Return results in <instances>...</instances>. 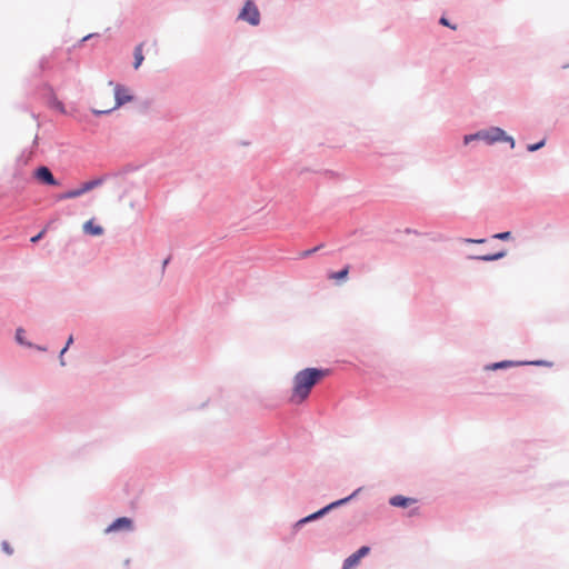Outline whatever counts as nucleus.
Masks as SVG:
<instances>
[{
    "label": "nucleus",
    "mask_w": 569,
    "mask_h": 569,
    "mask_svg": "<svg viewBox=\"0 0 569 569\" xmlns=\"http://www.w3.org/2000/svg\"><path fill=\"white\" fill-rule=\"evenodd\" d=\"M328 375V370L307 368L297 372L292 379V403L303 402L310 395L311 389Z\"/></svg>",
    "instance_id": "f257e3e1"
},
{
    "label": "nucleus",
    "mask_w": 569,
    "mask_h": 569,
    "mask_svg": "<svg viewBox=\"0 0 569 569\" xmlns=\"http://www.w3.org/2000/svg\"><path fill=\"white\" fill-rule=\"evenodd\" d=\"M113 92H114V103L108 108L92 109V112L94 114L109 113V112L118 109L122 104L130 102L132 100V96L129 93V90L121 84H114Z\"/></svg>",
    "instance_id": "f03ea898"
},
{
    "label": "nucleus",
    "mask_w": 569,
    "mask_h": 569,
    "mask_svg": "<svg viewBox=\"0 0 569 569\" xmlns=\"http://www.w3.org/2000/svg\"><path fill=\"white\" fill-rule=\"evenodd\" d=\"M479 133H480V140H483L487 143H493L497 141H508V142H510L511 148L515 147L513 138L507 136L506 132L498 127H493L488 130L479 131Z\"/></svg>",
    "instance_id": "7ed1b4c3"
},
{
    "label": "nucleus",
    "mask_w": 569,
    "mask_h": 569,
    "mask_svg": "<svg viewBox=\"0 0 569 569\" xmlns=\"http://www.w3.org/2000/svg\"><path fill=\"white\" fill-rule=\"evenodd\" d=\"M241 20L248 21L252 26H257L260 21V13L257 6L252 1H247L241 12L239 13Z\"/></svg>",
    "instance_id": "20e7f679"
},
{
    "label": "nucleus",
    "mask_w": 569,
    "mask_h": 569,
    "mask_svg": "<svg viewBox=\"0 0 569 569\" xmlns=\"http://www.w3.org/2000/svg\"><path fill=\"white\" fill-rule=\"evenodd\" d=\"M133 529V521L128 517H121L116 519L107 529L106 532H116V531H131Z\"/></svg>",
    "instance_id": "39448f33"
},
{
    "label": "nucleus",
    "mask_w": 569,
    "mask_h": 569,
    "mask_svg": "<svg viewBox=\"0 0 569 569\" xmlns=\"http://www.w3.org/2000/svg\"><path fill=\"white\" fill-rule=\"evenodd\" d=\"M33 176L40 182L49 186H58V181L53 177L52 172L47 167H39L34 170Z\"/></svg>",
    "instance_id": "423d86ee"
},
{
    "label": "nucleus",
    "mask_w": 569,
    "mask_h": 569,
    "mask_svg": "<svg viewBox=\"0 0 569 569\" xmlns=\"http://www.w3.org/2000/svg\"><path fill=\"white\" fill-rule=\"evenodd\" d=\"M355 495H356V492H352V493H351L350 496H348L347 498L341 499V500H338V501H335V502H332V503L328 505V506H327V507H325L323 509H321V510H319V511H317V512H315V513H312V515H310V516L306 517L305 519L300 520V523H305V522H308V521H310V520L317 519L318 517H320V516L325 515L328 510H330V509H332V508H335V507H337V506H339V505H342V503H345L346 501H348V500L352 499V498L355 497Z\"/></svg>",
    "instance_id": "0eeeda50"
},
{
    "label": "nucleus",
    "mask_w": 569,
    "mask_h": 569,
    "mask_svg": "<svg viewBox=\"0 0 569 569\" xmlns=\"http://www.w3.org/2000/svg\"><path fill=\"white\" fill-rule=\"evenodd\" d=\"M389 502L393 507L407 508V507L416 503L417 500L413 498H407V497L398 495V496H393L392 498H390Z\"/></svg>",
    "instance_id": "6e6552de"
},
{
    "label": "nucleus",
    "mask_w": 569,
    "mask_h": 569,
    "mask_svg": "<svg viewBox=\"0 0 569 569\" xmlns=\"http://www.w3.org/2000/svg\"><path fill=\"white\" fill-rule=\"evenodd\" d=\"M83 230L86 233L91 236H100L103 232L102 227L96 226L92 220H89L83 224Z\"/></svg>",
    "instance_id": "1a4fd4ad"
},
{
    "label": "nucleus",
    "mask_w": 569,
    "mask_h": 569,
    "mask_svg": "<svg viewBox=\"0 0 569 569\" xmlns=\"http://www.w3.org/2000/svg\"><path fill=\"white\" fill-rule=\"evenodd\" d=\"M101 183H102V179L97 178V179H93V180L82 183L80 186V189H81L82 193L84 194V193L93 190L94 188L99 187Z\"/></svg>",
    "instance_id": "9d476101"
},
{
    "label": "nucleus",
    "mask_w": 569,
    "mask_h": 569,
    "mask_svg": "<svg viewBox=\"0 0 569 569\" xmlns=\"http://www.w3.org/2000/svg\"><path fill=\"white\" fill-rule=\"evenodd\" d=\"M82 194L83 193H82V191H81V189L79 187L77 189L69 190V191H67L64 193L59 194L58 196V200L73 199V198H78V197H80Z\"/></svg>",
    "instance_id": "9b49d317"
},
{
    "label": "nucleus",
    "mask_w": 569,
    "mask_h": 569,
    "mask_svg": "<svg viewBox=\"0 0 569 569\" xmlns=\"http://www.w3.org/2000/svg\"><path fill=\"white\" fill-rule=\"evenodd\" d=\"M142 47H143V43H140L134 49V63H133L134 69H138L144 59L143 54H142Z\"/></svg>",
    "instance_id": "f8f14e48"
},
{
    "label": "nucleus",
    "mask_w": 569,
    "mask_h": 569,
    "mask_svg": "<svg viewBox=\"0 0 569 569\" xmlns=\"http://www.w3.org/2000/svg\"><path fill=\"white\" fill-rule=\"evenodd\" d=\"M348 273H349V268H345V269H342L339 272L330 273L329 278L332 279V280L340 281V280H345L347 278Z\"/></svg>",
    "instance_id": "ddd939ff"
},
{
    "label": "nucleus",
    "mask_w": 569,
    "mask_h": 569,
    "mask_svg": "<svg viewBox=\"0 0 569 569\" xmlns=\"http://www.w3.org/2000/svg\"><path fill=\"white\" fill-rule=\"evenodd\" d=\"M505 256H506V251H500V252H497V253H493V254L480 256V257H478V259L483 260V261H493V260L501 259Z\"/></svg>",
    "instance_id": "4468645a"
},
{
    "label": "nucleus",
    "mask_w": 569,
    "mask_h": 569,
    "mask_svg": "<svg viewBox=\"0 0 569 569\" xmlns=\"http://www.w3.org/2000/svg\"><path fill=\"white\" fill-rule=\"evenodd\" d=\"M355 566H356V553H352L345 560L342 569H352Z\"/></svg>",
    "instance_id": "2eb2a0df"
},
{
    "label": "nucleus",
    "mask_w": 569,
    "mask_h": 569,
    "mask_svg": "<svg viewBox=\"0 0 569 569\" xmlns=\"http://www.w3.org/2000/svg\"><path fill=\"white\" fill-rule=\"evenodd\" d=\"M72 342H73V337H72V336H70V337H69V339H68V341H67L66 347H64V348L61 350V352H60V362H61V365H62V366H64L63 355H64V352L67 351V349L69 348V346H70Z\"/></svg>",
    "instance_id": "dca6fc26"
},
{
    "label": "nucleus",
    "mask_w": 569,
    "mask_h": 569,
    "mask_svg": "<svg viewBox=\"0 0 569 569\" xmlns=\"http://www.w3.org/2000/svg\"><path fill=\"white\" fill-rule=\"evenodd\" d=\"M478 139L480 140V133L479 132H477L475 134H468V136L465 137V144H468L470 141L478 140Z\"/></svg>",
    "instance_id": "f3484780"
},
{
    "label": "nucleus",
    "mask_w": 569,
    "mask_h": 569,
    "mask_svg": "<svg viewBox=\"0 0 569 569\" xmlns=\"http://www.w3.org/2000/svg\"><path fill=\"white\" fill-rule=\"evenodd\" d=\"M23 333H24V330L19 328L16 332V339L19 343L23 345L24 343V340H23Z\"/></svg>",
    "instance_id": "a211bd4d"
},
{
    "label": "nucleus",
    "mask_w": 569,
    "mask_h": 569,
    "mask_svg": "<svg viewBox=\"0 0 569 569\" xmlns=\"http://www.w3.org/2000/svg\"><path fill=\"white\" fill-rule=\"evenodd\" d=\"M510 236H511V233L509 231H506V232L496 233L493 236V238L500 239V240H507L510 238Z\"/></svg>",
    "instance_id": "6ab92c4d"
},
{
    "label": "nucleus",
    "mask_w": 569,
    "mask_h": 569,
    "mask_svg": "<svg viewBox=\"0 0 569 569\" xmlns=\"http://www.w3.org/2000/svg\"><path fill=\"white\" fill-rule=\"evenodd\" d=\"M47 228L48 227H44L37 236L32 237L31 238V242H38L43 236L44 233L47 232Z\"/></svg>",
    "instance_id": "aec40b11"
},
{
    "label": "nucleus",
    "mask_w": 569,
    "mask_h": 569,
    "mask_svg": "<svg viewBox=\"0 0 569 569\" xmlns=\"http://www.w3.org/2000/svg\"><path fill=\"white\" fill-rule=\"evenodd\" d=\"M543 146H545V140L540 141L539 143L528 146V150L529 151H536V150L540 149Z\"/></svg>",
    "instance_id": "412c9836"
},
{
    "label": "nucleus",
    "mask_w": 569,
    "mask_h": 569,
    "mask_svg": "<svg viewBox=\"0 0 569 569\" xmlns=\"http://www.w3.org/2000/svg\"><path fill=\"white\" fill-rule=\"evenodd\" d=\"M510 365H511V362H509V361L497 362V363L492 365V369L506 368V367H509Z\"/></svg>",
    "instance_id": "4be33fe9"
},
{
    "label": "nucleus",
    "mask_w": 569,
    "mask_h": 569,
    "mask_svg": "<svg viewBox=\"0 0 569 569\" xmlns=\"http://www.w3.org/2000/svg\"><path fill=\"white\" fill-rule=\"evenodd\" d=\"M369 552V548L368 547H361L360 549H358V560L362 557H365L366 555H368Z\"/></svg>",
    "instance_id": "5701e85b"
},
{
    "label": "nucleus",
    "mask_w": 569,
    "mask_h": 569,
    "mask_svg": "<svg viewBox=\"0 0 569 569\" xmlns=\"http://www.w3.org/2000/svg\"><path fill=\"white\" fill-rule=\"evenodd\" d=\"M2 549L8 555H12V552H13L12 548L10 547V545L7 541L2 542Z\"/></svg>",
    "instance_id": "b1692460"
},
{
    "label": "nucleus",
    "mask_w": 569,
    "mask_h": 569,
    "mask_svg": "<svg viewBox=\"0 0 569 569\" xmlns=\"http://www.w3.org/2000/svg\"><path fill=\"white\" fill-rule=\"evenodd\" d=\"M440 23H441L442 26H446V27H449V28H451V29L456 30V26H451V24L449 23V21H448L445 17H442V18L440 19Z\"/></svg>",
    "instance_id": "393cba45"
},
{
    "label": "nucleus",
    "mask_w": 569,
    "mask_h": 569,
    "mask_svg": "<svg viewBox=\"0 0 569 569\" xmlns=\"http://www.w3.org/2000/svg\"><path fill=\"white\" fill-rule=\"evenodd\" d=\"M318 250V247L313 248V249H310V250H307L305 252H302V257H308L310 254H312L313 252H316Z\"/></svg>",
    "instance_id": "a878e982"
},
{
    "label": "nucleus",
    "mask_w": 569,
    "mask_h": 569,
    "mask_svg": "<svg viewBox=\"0 0 569 569\" xmlns=\"http://www.w3.org/2000/svg\"><path fill=\"white\" fill-rule=\"evenodd\" d=\"M465 241L470 243H482L485 242V239H466Z\"/></svg>",
    "instance_id": "bb28decb"
}]
</instances>
